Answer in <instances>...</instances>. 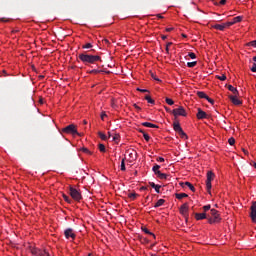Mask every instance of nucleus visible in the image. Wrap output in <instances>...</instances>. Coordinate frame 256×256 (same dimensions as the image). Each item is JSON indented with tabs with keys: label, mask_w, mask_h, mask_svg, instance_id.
<instances>
[{
	"label": "nucleus",
	"mask_w": 256,
	"mask_h": 256,
	"mask_svg": "<svg viewBox=\"0 0 256 256\" xmlns=\"http://www.w3.org/2000/svg\"><path fill=\"white\" fill-rule=\"evenodd\" d=\"M78 57L85 65H93L97 61H101V56L89 54V52H83Z\"/></svg>",
	"instance_id": "f257e3e1"
},
{
	"label": "nucleus",
	"mask_w": 256,
	"mask_h": 256,
	"mask_svg": "<svg viewBox=\"0 0 256 256\" xmlns=\"http://www.w3.org/2000/svg\"><path fill=\"white\" fill-rule=\"evenodd\" d=\"M208 215V223L213 225V223H219L221 221V217L219 216V211L216 209H211Z\"/></svg>",
	"instance_id": "f03ea898"
},
{
	"label": "nucleus",
	"mask_w": 256,
	"mask_h": 256,
	"mask_svg": "<svg viewBox=\"0 0 256 256\" xmlns=\"http://www.w3.org/2000/svg\"><path fill=\"white\" fill-rule=\"evenodd\" d=\"M70 196L74 201H81L83 199V196H81V192L79 190L73 188L72 186L69 187Z\"/></svg>",
	"instance_id": "7ed1b4c3"
},
{
	"label": "nucleus",
	"mask_w": 256,
	"mask_h": 256,
	"mask_svg": "<svg viewBox=\"0 0 256 256\" xmlns=\"http://www.w3.org/2000/svg\"><path fill=\"white\" fill-rule=\"evenodd\" d=\"M62 133H67L68 135H79V132H77L75 124H70L63 128Z\"/></svg>",
	"instance_id": "20e7f679"
},
{
	"label": "nucleus",
	"mask_w": 256,
	"mask_h": 256,
	"mask_svg": "<svg viewBox=\"0 0 256 256\" xmlns=\"http://www.w3.org/2000/svg\"><path fill=\"white\" fill-rule=\"evenodd\" d=\"M213 179H215V173H213L212 171H208L206 180V189L208 193H211V181H213Z\"/></svg>",
	"instance_id": "39448f33"
},
{
	"label": "nucleus",
	"mask_w": 256,
	"mask_h": 256,
	"mask_svg": "<svg viewBox=\"0 0 256 256\" xmlns=\"http://www.w3.org/2000/svg\"><path fill=\"white\" fill-rule=\"evenodd\" d=\"M172 115H174V117H187V112L183 106H180L179 108L172 110Z\"/></svg>",
	"instance_id": "423d86ee"
},
{
	"label": "nucleus",
	"mask_w": 256,
	"mask_h": 256,
	"mask_svg": "<svg viewBox=\"0 0 256 256\" xmlns=\"http://www.w3.org/2000/svg\"><path fill=\"white\" fill-rule=\"evenodd\" d=\"M31 253L34 256H50L45 250H41L39 248H32Z\"/></svg>",
	"instance_id": "0eeeda50"
},
{
	"label": "nucleus",
	"mask_w": 256,
	"mask_h": 256,
	"mask_svg": "<svg viewBox=\"0 0 256 256\" xmlns=\"http://www.w3.org/2000/svg\"><path fill=\"white\" fill-rule=\"evenodd\" d=\"M250 217L253 221V223H256V201L252 202V205L250 207Z\"/></svg>",
	"instance_id": "6e6552de"
},
{
	"label": "nucleus",
	"mask_w": 256,
	"mask_h": 256,
	"mask_svg": "<svg viewBox=\"0 0 256 256\" xmlns=\"http://www.w3.org/2000/svg\"><path fill=\"white\" fill-rule=\"evenodd\" d=\"M64 235H65L66 239H75V237H77L75 235V232L73 231V228H67L64 231Z\"/></svg>",
	"instance_id": "1a4fd4ad"
},
{
	"label": "nucleus",
	"mask_w": 256,
	"mask_h": 256,
	"mask_svg": "<svg viewBox=\"0 0 256 256\" xmlns=\"http://www.w3.org/2000/svg\"><path fill=\"white\" fill-rule=\"evenodd\" d=\"M180 213L181 215L187 216L189 213V204L188 203H184L181 207H180Z\"/></svg>",
	"instance_id": "9d476101"
},
{
	"label": "nucleus",
	"mask_w": 256,
	"mask_h": 256,
	"mask_svg": "<svg viewBox=\"0 0 256 256\" xmlns=\"http://www.w3.org/2000/svg\"><path fill=\"white\" fill-rule=\"evenodd\" d=\"M180 187H182L183 189L185 187H188L190 189V191H192L193 193H195V186H193V184H191L190 182H180L179 183Z\"/></svg>",
	"instance_id": "9b49d317"
},
{
	"label": "nucleus",
	"mask_w": 256,
	"mask_h": 256,
	"mask_svg": "<svg viewBox=\"0 0 256 256\" xmlns=\"http://www.w3.org/2000/svg\"><path fill=\"white\" fill-rule=\"evenodd\" d=\"M197 119H207V113L201 108H198V113L196 115Z\"/></svg>",
	"instance_id": "f8f14e48"
},
{
	"label": "nucleus",
	"mask_w": 256,
	"mask_h": 256,
	"mask_svg": "<svg viewBox=\"0 0 256 256\" xmlns=\"http://www.w3.org/2000/svg\"><path fill=\"white\" fill-rule=\"evenodd\" d=\"M173 129L178 134H180L183 131V128H181V124L178 121H175L173 123Z\"/></svg>",
	"instance_id": "ddd939ff"
},
{
	"label": "nucleus",
	"mask_w": 256,
	"mask_h": 256,
	"mask_svg": "<svg viewBox=\"0 0 256 256\" xmlns=\"http://www.w3.org/2000/svg\"><path fill=\"white\" fill-rule=\"evenodd\" d=\"M230 101L233 103V105H242L243 102L237 98V96L230 95L229 96Z\"/></svg>",
	"instance_id": "4468645a"
},
{
	"label": "nucleus",
	"mask_w": 256,
	"mask_h": 256,
	"mask_svg": "<svg viewBox=\"0 0 256 256\" xmlns=\"http://www.w3.org/2000/svg\"><path fill=\"white\" fill-rule=\"evenodd\" d=\"M195 219L197 220V221H201V220H203V219H208V215H207V213H196L195 214Z\"/></svg>",
	"instance_id": "2eb2a0df"
},
{
	"label": "nucleus",
	"mask_w": 256,
	"mask_h": 256,
	"mask_svg": "<svg viewBox=\"0 0 256 256\" xmlns=\"http://www.w3.org/2000/svg\"><path fill=\"white\" fill-rule=\"evenodd\" d=\"M142 126L143 127H149L151 129H159V126H157V125H155V124H153L151 122H143Z\"/></svg>",
	"instance_id": "dca6fc26"
},
{
	"label": "nucleus",
	"mask_w": 256,
	"mask_h": 256,
	"mask_svg": "<svg viewBox=\"0 0 256 256\" xmlns=\"http://www.w3.org/2000/svg\"><path fill=\"white\" fill-rule=\"evenodd\" d=\"M212 29H217L218 31H225V25L224 24H215V25H212Z\"/></svg>",
	"instance_id": "f3484780"
},
{
	"label": "nucleus",
	"mask_w": 256,
	"mask_h": 256,
	"mask_svg": "<svg viewBox=\"0 0 256 256\" xmlns=\"http://www.w3.org/2000/svg\"><path fill=\"white\" fill-rule=\"evenodd\" d=\"M228 89L233 93V95H239V90L237 88L233 87V85H228Z\"/></svg>",
	"instance_id": "a211bd4d"
},
{
	"label": "nucleus",
	"mask_w": 256,
	"mask_h": 256,
	"mask_svg": "<svg viewBox=\"0 0 256 256\" xmlns=\"http://www.w3.org/2000/svg\"><path fill=\"white\" fill-rule=\"evenodd\" d=\"M175 197L176 199L181 200V199H185V197H189V195L187 193H176Z\"/></svg>",
	"instance_id": "6ab92c4d"
},
{
	"label": "nucleus",
	"mask_w": 256,
	"mask_h": 256,
	"mask_svg": "<svg viewBox=\"0 0 256 256\" xmlns=\"http://www.w3.org/2000/svg\"><path fill=\"white\" fill-rule=\"evenodd\" d=\"M159 169H161V166L159 164H155L152 168V171L155 173V175H157V173H161Z\"/></svg>",
	"instance_id": "aec40b11"
},
{
	"label": "nucleus",
	"mask_w": 256,
	"mask_h": 256,
	"mask_svg": "<svg viewBox=\"0 0 256 256\" xmlns=\"http://www.w3.org/2000/svg\"><path fill=\"white\" fill-rule=\"evenodd\" d=\"M165 204V199H159L156 204L154 205L155 209H157V207H162V205Z\"/></svg>",
	"instance_id": "412c9836"
},
{
	"label": "nucleus",
	"mask_w": 256,
	"mask_h": 256,
	"mask_svg": "<svg viewBox=\"0 0 256 256\" xmlns=\"http://www.w3.org/2000/svg\"><path fill=\"white\" fill-rule=\"evenodd\" d=\"M157 178L158 179H167V177H169V175L162 173V172H157Z\"/></svg>",
	"instance_id": "4be33fe9"
},
{
	"label": "nucleus",
	"mask_w": 256,
	"mask_h": 256,
	"mask_svg": "<svg viewBox=\"0 0 256 256\" xmlns=\"http://www.w3.org/2000/svg\"><path fill=\"white\" fill-rule=\"evenodd\" d=\"M129 199H131V201H135V199H137V197H139V194L133 192V193H129L128 194Z\"/></svg>",
	"instance_id": "5701e85b"
},
{
	"label": "nucleus",
	"mask_w": 256,
	"mask_h": 256,
	"mask_svg": "<svg viewBox=\"0 0 256 256\" xmlns=\"http://www.w3.org/2000/svg\"><path fill=\"white\" fill-rule=\"evenodd\" d=\"M196 95H198V97L200 98V99H207V94H205V92H202V91H198L197 93H196Z\"/></svg>",
	"instance_id": "b1692460"
},
{
	"label": "nucleus",
	"mask_w": 256,
	"mask_h": 256,
	"mask_svg": "<svg viewBox=\"0 0 256 256\" xmlns=\"http://www.w3.org/2000/svg\"><path fill=\"white\" fill-rule=\"evenodd\" d=\"M145 100L147 101V103H150V105H155V100H153L151 96L146 95Z\"/></svg>",
	"instance_id": "393cba45"
},
{
	"label": "nucleus",
	"mask_w": 256,
	"mask_h": 256,
	"mask_svg": "<svg viewBox=\"0 0 256 256\" xmlns=\"http://www.w3.org/2000/svg\"><path fill=\"white\" fill-rule=\"evenodd\" d=\"M241 21H243V16H237L233 18L232 23H241Z\"/></svg>",
	"instance_id": "a878e982"
},
{
	"label": "nucleus",
	"mask_w": 256,
	"mask_h": 256,
	"mask_svg": "<svg viewBox=\"0 0 256 256\" xmlns=\"http://www.w3.org/2000/svg\"><path fill=\"white\" fill-rule=\"evenodd\" d=\"M98 135H99L100 139H102V141H107V135H105V133L98 132Z\"/></svg>",
	"instance_id": "bb28decb"
},
{
	"label": "nucleus",
	"mask_w": 256,
	"mask_h": 256,
	"mask_svg": "<svg viewBox=\"0 0 256 256\" xmlns=\"http://www.w3.org/2000/svg\"><path fill=\"white\" fill-rule=\"evenodd\" d=\"M92 48H93V44L91 43H86L82 45V49H92Z\"/></svg>",
	"instance_id": "cd10ccee"
},
{
	"label": "nucleus",
	"mask_w": 256,
	"mask_h": 256,
	"mask_svg": "<svg viewBox=\"0 0 256 256\" xmlns=\"http://www.w3.org/2000/svg\"><path fill=\"white\" fill-rule=\"evenodd\" d=\"M142 231L146 233V235H152L153 237H155V234L151 233V231H149V229H147L146 227L142 228Z\"/></svg>",
	"instance_id": "c85d7f7f"
},
{
	"label": "nucleus",
	"mask_w": 256,
	"mask_h": 256,
	"mask_svg": "<svg viewBox=\"0 0 256 256\" xmlns=\"http://www.w3.org/2000/svg\"><path fill=\"white\" fill-rule=\"evenodd\" d=\"M165 101H166L167 105H175V101H173V99H171V98H166Z\"/></svg>",
	"instance_id": "c756f323"
},
{
	"label": "nucleus",
	"mask_w": 256,
	"mask_h": 256,
	"mask_svg": "<svg viewBox=\"0 0 256 256\" xmlns=\"http://www.w3.org/2000/svg\"><path fill=\"white\" fill-rule=\"evenodd\" d=\"M62 197H63L64 201H66V203H71L72 200H71V198H69V196L63 194Z\"/></svg>",
	"instance_id": "7c9ffc66"
},
{
	"label": "nucleus",
	"mask_w": 256,
	"mask_h": 256,
	"mask_svg": "<svg viewBox=\"0 0 256 256\" xmlns=\"http://www.w3.org/2000/svg\"><path fill=\"white\" fill-rule=\"evenodd\" d=\"M216 79H219V81H226L227 76H225V74H223L222 76H216Z\"/></svg>",
	"instance_id": "2f4dec72"
},
{
	"label": "nucleus",
	"mask_w": 256,
	"mask_h": 256,
	"mask_svg": "<svg viewBox=\"0 0 256 256\" xmlns=\"http://www.w3.org/2000/svg\"><path fill=\"white\" fill-rule=\"evenodd\" d=\"M98 148H99V151H101V153H105L106 148L103 144H99Z\"/></svg>",
	"instance_id": "473e14b6"
},
{
	"label": "nucleus",
	"mask_w": 256,
	"mask_h": 256,
	"mask_svg": "<svg viewBox=\"0 0 256 256\" xmlns=\"http://www.w3.org/2000/svg\"><path fill=\"white\" fill-rule=\"evenodd\" d=\"M195 65H197V61H194V62H188V63H187V67H190V68L195 67Z\"/></svg>",
	"instance_id": "72a5a7b5"
},
{
	"label": "nucleus",
	"mask_w": 256,
	"mask_h": 256,
	"mask_svg": "<svg viewBox=\"0 0 256 256\" xmlns=\"http://www.w3.org/2000/svg\"><path fill=\"white\" fill-rule=\"evenodd\" d=\"M126 167H125V159H122L121 161V171H126Z\"/></svg>",
	"instance_id": "f704fd0d"
},
{
	"label": "nucleus",
	"mask_w": 256,
	"mask_h": 256,
	"mask_svg": "<svg viewBox=\"0 0 256 256\" xmlns=\"http://www.w3.org/2000/svg\"><path fill=\"white\" fill-rule=\"evenodd\" d=\"M231 25H235V22H226V23H224V29H227V27H231Z\"/></svg>",
	"instance_id": "c9c22d12"
},
{
	"label": "nucleus",
	"mask_w": 256,
	"mask_h": 256,
	"mask_svg": "<svg viewBox=\"0 0 256 256\" xmlns=\"http://www.w3.org/2000/svg\"><path fill=\"white\" fill-rule=\"evenodd\" d=\"M228 143H229V145H231V146L235 145V138H233V137L229 138V139H228Z\"/></svg>",
	"instance_id": "e433bc0d"
},
{
	"label": "nucleus",
	"mask_w": 256,
	"mask_h": 256,
	"mask_svg": "<svg viewBox=\"0 0 256 256\" xmlns=\"http://www.w3.org/2000/svg\"><path fill=\"white\" fill-rule=\"evenodd\" d=\"M204 213H207V211L211 210V205H205L203 206Z\"/></svg>",
	"instance_id": "4c0bfd02"
},
{
	"label": "nucleus",
	"mask_w": 256,
	"mask_h": 256,
	"mask_svg": "<svg viewBox=\"0 0 256 256\" xmlns=\"http://www.w3.org/2000/svg\"><path fill=\"white\" fill-rule=\"evenodd\" d=\"M178 135H180V137L182 138V139H187V134L182 130V132H180V134H178Z\"/></svg>",
	"instance_id": "58836bf2"
},
{
	"label": "nucleus",
	"mask_w": 256,
	"mask_h": 256,
	"mask_svg": "<svg viewBox=\"0 0 256 256\" xmlns=\"http://www.w3.org/2000/svg\"><path fill=\"white\" fill-rule=\"evenodd\" d=\"M188 57H190V59H197V55H195V53H193V52H190L188 54Z\"/></svg>",
	"instance_id": "ea45409f"
},
{
	"label": "nucleus",
	"mask_w": 256,
	"mask_h": 256,
	"mask_svg": "<svg viewBox=\"0 0 256 256\" xmlns=\"http://www.w3.org/2000/svg\"><path fill=\"white\" fill-rule=\"evenodd\" d=\"M208 103H211V105H215V100L211 99L209 96L206 98Z\"/></svg>",
	"instance_id": "a19ab883"
},
{
	"label": "nucleus",
	"mask_w": 256,
	"mask_h": 256,
	"mask_svg": "<svg viewBox=\"0 0 256 256\" xmlns=\"http://www.w3.org/2000/svg\"><path fill=\"white\" fill-rule=\"evenodd\" d=\"M154 189H155V191H156V193H161V185H157L156 184V187H154Z\"/></svg>",
	"instance_id": "79ce46f5"
},
{
	"label": "nucleus",
	"mask_w": 256,
	"mask_h": 256,
	"mask_svg": "<svg viewBox=\"0 0 256 256\" xmlns=\"http://www.w3.org/2000/svg\"><path fill=\"white\" fill-rule=\"evenodd\" d=\"M119 137V134H115V136L112 137V140L117 143V141H119Z\"/></svg>",
	"instance_id": "37998d69"
},
{
	"label": "nucleus",
	"mask_w": 256,
	"mask_h": 256,
	"mask_svg": "<svg viewBox=\"0 0 256 256\" xmlns=\"http://www.w3.org/2000/svg\"><path fill=\"white\" fill-rule=\"evenodd\" d=\"M143 137H144L145 141H150V139H151V137L147 133H144Z\"/></svg>",
	"instance_id": "c03bdc74"
},
{
	"label": "nucleus",
	"mask_w": 256,
	"mask_h": 256,
	"mask_svg": "<svg viewBox=\"0 0 256 256\" xmlns=\"http://www.w3.org/2000/svg\"><path fill=\"white\" fill-rule=\"evenodd\" d=\"M137 91H139L140 93H149V90L147 89L137 88Z\"/></svg>",
	"instance_id": "a18cd8bd"
},
{
	"label": "nucleus",
	"mask_w": 256,
	"mask_h": 256,
	"mask_svg": "<svg viewBox=\"0 0 256 256\" xmlns=\"http://www.w3.org/2000/svg\"><path fill=\"white\" fill-rule=\"evenodd\" d=\"M83 153H87L88 155H91V151L87 148H82Z\"/></svg>",
	"instance_id": "49530a36"
},
{
	"label": "nucleus",
	"mask_w": 256,
	"mask_h": 256,
	"mask_svg": "<svg viewBox=\"0 0 256 256\" xmlns=\"http://www.w3.org/2000/svg\"><path fill=\"white\" fill-rule=\"evenodd\" d=\"M251 71L252 73H256V63H253Z\"/></svg>",
	"instance_id": "de8ad7c7"
},
{
	"label": "nucleus",
	"mask_w": 256,
	"mask_h": 256,
	"mask_svg": "<svg viewBox=\"0 0 256 256\" xmlns=\"http://www.w3.org/2000/svg\"><path fill=\"white\" fill-rule=\"evenodd\" d=\"M150 187H152V189H155V187H157V184H155L154 182H149Z\"/></svg>",
	"instance_id": "09e8293b"
},
{
	"label": "nucleus",
	"mask_w": 256,
	"mask_h": 256,
	"mask_svg": "<svg viewBox=\"0 0 256 256\" xmlns=\"http://www.w3.org/2000/svg\"><path fill=\"white\" fill-rule=\"evenodd\" d=\"M105 117H107V114L105 112H102L101 114L102 121H105Z\"/></svg>",
	"instance_id": "8fccbe9b"
},
{
	"label": "nucleus",
	"mask_w": 256,
	"mask_h": 256,
	"mask_svg": "<svg viewBox=\"0 0 256 256\" xmlns=\"http://www.w3.org/2000/svg\"><path fill=\"white\" fill-rule=\"evenodd\" d=\"M152 78H154L155 81H161L159 78H157V76L155 74L152 73L151 75Z\"/></svg>",
	"instance_id": "3c124183"
},
{
	"label": "nucleus",
	"mask_w": 256,
	"mask_h": 256,
	"mask_svg": "<svg viewBox=\"0 0 256 256\" xmlns=\"http://www.w3.org/2000/svg\"><path fill=\"white\" fill-rule=\"evenodd\" d=\"M157 161H159L160 163H163L165 161V158L159 157V158H157Z\"/></svg>",
	"instance_id": "603ef678"
},
{
	"label": "nucleus",
	"mask_w": 256,
	"mask_h": 256,
	"mask_svg": "<svg viewBox=\"0 0 256 256\" xmlns=\"http://www.w3.org/2000/svg\"><path fill=\"white\" fill-rule=\"evenodd\" d=\"M220 5H225L227 3V0H220Z\"/></svg>",
	"instance_id": "864d4df0"
},
{
	"label": "nucleus",
	"mask_w": 256,
	"mask_h": 256,
	"mask_svg": "<svg viewBox=\"0 0 256 256\" xmlns=\"http://www.w3.org/2000/svg\"><path fill=\"white\" fill-rule=\"evenodd\" d=\"M165 110L167 111V113H173V111H171V108L169 107H165Z\"/></svg>",
	"instance_id": "5fc2aeb1"
},
{
	"label": "nucleus",
	"mask_w": 256,
	"mask_h": 256,
	"mask_svg": "<svg viewBox=\"0 0 256 256\" xmlns=\"http://www.w3.org/2000/svg\"><path fill=\"white\" fill-rule=\"evenodd\" d=\"M166 31L169 33V32H171V31H173V27H171V28H166Z\"/></svg>",
	"instance_id": "6e6d98bb"
},
{
	"label": "nucleus",
	"mask_w": 256,
	"mask_h": 256,
	"mask_svg": "<svg viewBox=\"0 0 256 256\" xmlns=\"http://www.w3.org/2000/svg\"><path fill=\"white\" fill-rule=\"evenodd\" d=\"M146 189H147V187L142 186V187L140 188V191H146Z\"/></svg>",
	"instance_id": "4d7b16f0"
},
{
	"label": "nucleus",
	"mask_w": 256,
	"mask_h": 256,
	"mask_svg": "<svg viewBox=\"0 0 256 256\" xmlns=\"http://www.w3.org/2000/svg\"><path fill=\"white\" fill-rule=\"evenodd\" d=\"M251 165L254 169H256V162H252Z\"/></svg>",
	"instance_id": "13d9d810"
},
{
	"label": "nucleus",
	"mask_w": 256,
	"mask_h": 256,
	"mask_svg": "<svg viewBox=\"0 0 256 256\" xmlns=\"http://www.w3.org/2000/svg\"><path fill=\"white\" fill-rule=\"evenodd\" d=\"M171 45H173V43L172 42H168L166 47H171Z\"/></svg>",
	"instance_id": "bf43d9fd"
},
{
	"label": "nucleus",
	"mask_w": 256,
	"mask_h": 256,
	"mask_svg": "<svg viewBox=\"0 0 256 256\" xmlns=\"http://www.w3.org/2000/svg\"><path fill=\"white\" fill-rule=\"evenodd\" d=\"M90 73H99V70H92Z\"/></svg>",
	"instance_id": "052dcab7"
},
{
	"label": "nucleus",
	"mask_w": 256,
	"mask_h": 256,
	"mask_svg": "<svg viewBox=\"0 0 256 256\" xmlns=\"http://www.w3.org/2000/svg\"><path fill=\"white\" fill-rule=\"evenodd\" d=\"M134 107H135V109H138V110L141 109V107L137 106V104H134Z\"/></svg>",
	"instance_id": "680f3d73"
},
{
	"label": "nucleus",
	"mask_w": 256,
	"mask_h": 256,
	"mask_svg": "<svg viewBox=\"0 0 256 256\" xmlns=\"http://www.w3.org/2000/svg\"><path fill=\"white\" fill-rule=\"evenodd\" d=\"M161 37H162L163 41H165V39H167L166 35H162Z\"/></svg>",
	"instance_id": "e2e57ef3"
},
{
	"label": "nucleus",
	"mask_w": 256,
	"mask_h": 256,
	"mask_svg": "<svg viewBox=\"0 0 256 256\" xmlns=\"http://www.w3.org/2000/svg\"><path fill=\"white\" fill-rule=\"evenodd\" d=\"M252 59H253V61L256 63V56H254Z\"/></svg>",
	"instance_id": "0e129e2a"
},
{
	"label": "nucleus",
	"mask_w": 256,
	"mask_h": 256,
	"mask_svg": "<svg viewBox=\"0 0 256 256\" xmlns=\"http://www.w3.org/2000/svg\"><path fill=\"white\" fill-rule=\"evenodd\" d=\"M166 52L169 53V47L166 46Z\"/></svg>",
	"instance_id": "69168bd1"
},
{
	"label": "nucleus",
	"mask_w": 256,
	"mask_h": 256,
	"mask_svg": "<svg viewBox=\"0 0 256 256\" xmlns=\"http://www.w3.org/2000/svg\"><path fill=\"white\" fill-rule=\"evenodd\" d=\"M1 21H7V19L6 18H1Z\"/></svg>",
	"instance_id": "338daca9"
},
{
	"label": "nucleus",
	"mask_w": 256,
	"mask_h": 256,
	"mask_svg": "<svg viewBox=\"0 0 256 256\" xmlns=\"http://www.w3.org/2000/svg\"><path fill=\"white\" fill-rule=\"evenodd\" d=\"M104 43H109V40L105 39V40H104Z\"/></svg>",
	"instance_id": "774afa93"
}]
</instances>
